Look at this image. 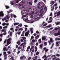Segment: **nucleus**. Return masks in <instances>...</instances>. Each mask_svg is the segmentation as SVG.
Segmentation results:
<instances>
[{
    "mask_svg": "<svg viewBox=\"0 0 60 60\" xmlns=\"http://www.w3.org/2000/svg\"><path fill=\"white\" fill-rule=\"evenodd\" d=\"M7 56L6 55H5V56H4V60H6V59H7Z\"/></svg>",
    "mask_w": 60,
    "mask_h": 60,
    "instance_id": "72a5a7b5",
    "label": "nucleus"
},
{
    "mask_svg": "<svg viewBox=\"0 0 60 60\" xmlns=\"http://www.w3.org/2000/svg\"><path fill=\"white\" fill-rule=\"evenodd\" d=\"M3 50L4 51H8V49L6 48V47H5L3 48Z\"/></svg>",
    "mask_w": 60,
    "mask_h": 60,
    "instance_id": "9d476101",
    "label": "nucleus"
},
{
    "mask_svg": "<svg viewBox=\"0 0 60 60\" xmlns=\"http://www.w3.org/2000/svg\"><path fill=\"white\" fill-rule=\"evenodd\" d=\"M25 22H27V23H29V22H30V21H29L28 19H25Z\"/></svg>",
    "mask_w": 60,
    "mask_h": 60,
    "instance_id": "0eeeda50",
    "label": "nucleus"
},
{
    "mask_svg": "<svg viewBox=\"0 0 60 60\" xmlns=\"http://www.w3.org/2000/svg\"><path fill=\"white\" fill-rule=\"evenodd\" d=\"M31 49H34V46H33L31 48Z\"/></svg>",
    "mask_w": 60,
    "mask_h": 60,
    "instance_id": "5fc2aeb1",
    "label": "nucleus"
},
{
    "mask_svg": "<svg viewBox=\"0 0 60 60\" xmlns=\"http://www.w3.org/2000/svg\"><path fill=\"white\" fill-rule=\"evenodd\" d=\"M34 41H35V40H33L32 41V42L33 43L34 42Z\"/></svg>",
    "mask_w": 60,
    "mask_h": 60,
    "instance_id": "13d9d810",
    "label": "nucleus"
},
{
    "mask_svg": "<svg viewBox=\"0 0 60 60\" xmlns=\"http://www.w3.org/2000/svg\"><path fill=\"white\" fill-rule=\"evenodd\" d=\"M34 11H32V13H30V15H34Z\"/></svg>",
    "mask_w": 60,
    "mask_h": 60,
    "instance_id": "412c9836",
    "label": "nucleus"
},
{
    "mask_svg": "<svg viewBox=\"0 0 60 60\" xmlns=\"http://www.w3.org/2000/svg\"><path fill=\"white\" fill-rule=\"evenodd\" d=\"M34 38V36H32L31 37V38L30 39V40H32L33 38Z\"/></svg>",
    "mask_w": 60,
    "mask_h": 60,
    "instance_id": "f704fd0d",
    "label": "nucleus"
},
{
    "mask_svg": "<svg viewBox=\"0 0 60 60\" xmlns=\"http://www.w3.org/2000/svg\"><path fill=\"white\" fill-rule=\"evenodd\" d=\"M58 33H55L54 34V35L55 36H58V35H59L60 34V30H58Z\"/></svg>",
    "mask_w": 60,
    "mask_h": 60,
    "instance_id": "f257e3e1",
    "label": "nucleus"
},
{
    "mask_svg": "<svg viewBox=\"0 0 60 60\" xmlns=\"http://www.w3.org/2000/svg\"><path fill=\"white\" fill-rule=\"evenodd\" d=\"M5 30H5L3 29L1 30V31L2 32H6V31H5Z\"/></svg>",
    "mask_w": 60,
    "mask_h": 60,
    "instance_id": "b1692460",
    "label": "nucleus"
},
{
    "mask_svg": "<svg viewBox=\"0 0 60 60\" xmlns=\"http://www.w3.org/2000/svg\"><path fill=\"white\" fill-rule=\"evenodd\" d=\"M43 45V44H41L40 45V48H42V46Z\"/></svg>",
    "mask_w": 60,
    "mask_h": 60,
    "instance_id": "393cba45",
    "label": "nucleus"
},
{
    "mask_svg": "<svg viewBox=\"0 0 60 60\" xmlns=\"http://www.w3.org/2000/svg\"><path fill=\"white\" fill-rule=\"evenodd\" d=\"M48 51H49V49H46V50H45V51L46 52H47Z\"/></svg>",
    "mask_w": 60,
    "mask_h": 60,
    "instance_id": "4c0bfd02",
    "label": "nucleus"
},
{
    "mask_svg": "<svg viewBox=\"0 0 60 60\" xmlns=\"http://www.w3.org/2000/svg\"><path fill=\"white\" fill-rule=\"evenodd\" d=\"M33 35H34V36H36V35H37V34L36 33L34 34H33Z\"/></svg>",
    "mask_w": 60,
    "mask_h": 60,
    "instance_id": "603ef678",
    "label": "nucleus"
},
{
    "mask_svg": "<svg viewBox=\"0 0 60 60\" xmlns=\"http://www.w3.org/2000/svg\"><path fill=\"white\" fill-rule=\"evenodd\" d=\"M47 58H48V57H46V58H45L44 60H47Z\"/></svg>",
    "mask_w": 60,
    "mask_h": 60,
    "instance_id": "052dcab7",
    "label": "nucleus"
},
{
    "mask_svg": "<svg viewBox=\"0 0 60 60\" xmlns=\"http://www.w3.org/2000/svg\"><path fill=\"white\" fill-rule=\"evenodd\" d=\"M10 4L11 5H14V2L12 1L10 2Z\"/></svg>",
    "mask_w": 60,
    "mask_h": 60,
    "instance_id": "a211bd4d",
    "label": "nucleus"
},
{
    "mask_svg": "<svg viewBox=\"0 0 60 60\" xmlns=\"http://www.w3.org/2000/svg\"><path fill=\"white\" fill-rule=\"evenodd\" d=\"M6 34H7L6 32H4L3 33V35H5Z\"/></svg>",
    "mask_w": 60,
    "mask_h": 60,
    "instance_id": "ea45409f",
    "label": "nucleus"
},
{
    "mask_svg": "<svg viewBox=\"0 0 60 60\" xmlns=\"http://www.w3.org/2000/svg\"><path fill=\"white\" fill-rule=\"evenodd\" d=\"M3 54L4 56H6V52H4Z\"/></svg>",
    "mask_w": 60,
    "mask_h": 60,
    "instance_id": "4be33fe9",
    "label": "nucleus"
},
{
    "mask_svg": "<svg viewBox=\"0 0 60 60\" xmlns=\"http://www.w3.org/2000/svg\"><path fill=\"white\" fill-rule=\"evenodd\" d=\"M54 30H57V28L56 27V28H55Z\"/></svg>",
    "mask_w": 60,
    "mask_h": 60,
    "instance_id": "680f3d73",
    "label": "nucleus"
},
{
    "mask_svg": "<svg viewBox=\"0 0 60 60\" xmlns=\"http://www.w3.org/2000/svg\"><path fill=\"white\" fill-rule=\"evenodd\" d=\"M10 59H11V60H14V58H13V57H11L10 58Z\"/></svg>",
    "mask_w": 60,
    "mask_h": 60,
    "instance_id": "2f4dec72",
    "label": "nucleus"
},
{
    "mask_svg": "<svg viewBox=\"0 0 60 60\" xmlns=\"http://www.w3.org/2000/svg\"><path fill=\"white\" fill-rule=\"evenodd\" d=\"M39 19V18L37 17L34 19V21H37Z\"/></svg>",
    "mask_w": 60,
    "mask_h": 60,
    "instance_id": "423d86ee",
    "label": "nucleus"
},
{
    "mask_svg": "<svg viewBox=\"0 0 60 60\" xmlns=\"http://www.w3.org/2000/svg\"><path fill=\"white\" fill-rule=\"evenodd\" d=\"M4 16V13L3 11H1L0 12V17H3Z\"/></svg>",
    "mask_w": 60,
    "mask_h": 60,
    "instance_id": "7ed1b4c3",
    "label": "nucleus"
},
{
    "mask_svg": "<svg viewBox=\"0 0 60 60\" xmlns=\"http://www.w3.org/2000/svg\"><path fill=\"white\" fill-rule=\"evenodd\" d=\"M24 57H25V56L24 55H23V56H21L20 58V59H21L22 60H23V58H24Z\"/></svg>",
    "mask_w": 60,
    "mask_h": 60,
    "instance_id": "f8f14e48",
    "label": "nucleus"
},
{
    "mask_svg": "<svg viewBox=\"0 0 60 60\" xmlns=\"http://www.w3.org/2000/svg\"><path fill=\"white\" fill-rule=\"evenodd\" d=\"M22 26V24H20V25H18V26H20V27H21V26Z\"/></svg>",
    "mask_w": 60,
    "mask_h": 60,
    "instance_id": "e433bc0d",
    "label": "nucleus"
},
{
    "mask_svg": "<svg viewBox=\"0 0 60 60\" xmlns=\"http://www.w3.org/2000/svg\"><path fill=\"white\" fill-rule=\"evenodd\" d=\"M3 36V34H0V38H2V37Z\"/></svg>",
    "mask_w": 60,
    "mask_h": 60,
    "instance_id": "c756f323",
    "label": "nucleus"
},
{
    "mask_svg": "<svg viewBox=\"0 0 60 60\" xmlns=\"http://www.w3.org/2000/svg\"><path fill=\"white\" fill-rule=\"evenodd\" d=\"M47 49V48L46 47H44L43 48V50H46Z\"/></svg>",
    "mask_w": 60,
    "mask_h": 60,
    "instance_id": "6e6d98bb",
    "label": "nucleus"
},
{
    "mask_svg": "<svg viewBox=\"0 0 60 60\" xmlns=\"http://www.w3.org/2000/svg\"><path fill=\"white\" fill-rule=\"evenodd\" d=\"M14 17L15 18H16L17 17V16H16V15H13Z\"/></svg>",
    "mask_w": 60,
    "mask_h": 60,
    "instance_id": "774afa93",
    "label": "nucleus"
},
{
    "mask_svg": "<svg viewBox=\"0 0 60 60\" xmlns=\"http://www.w3.org/2000/svg\"><path fill=\"white\" fill-rule=\"evenodd\" d=\"M35 52H36L37 51V47L36 46H35Z\"/></svg>",
    "mask_w": 60,
    "mask_h": 60,
    "instance_id": "f3484780",
    "label": "nucleus"
},
{
    "mask_svg": "<svg viewBox=\"0 0 60 60\" xmlns=\"http://www.w3.org/2000/svg\"><path fill=\"white\" fill-rule=\"evenodd\" d=\"M57 17H58V16H59V15H60V11H58L57 12Z\"/></svg>",
    "mask_w": 60,
    "mask_h": 60,
    "instance_id": "9b49d317",
    "label": "nucleus"
},
{
    "mask_svg": "<svg viewBox=\"0 0 60 60\" xmlns=\"http://www.w3.org/2000/svg\"><path fill=\"white\" fill-rule=\"evenodd\" d=\"M11 38H10L8 40L7 42V44L8 45H9L10 44L11 42H10V41H11Z\"/></svg>",
    "mask_w": 60,
    "mask_h": 60,
    "instance_id": "f03ea898",
    "label": "nucleus"
},
{
    "mask_svg": "<svg viewBox=\"0 0 60 60\" xmlns=\"http://www.w3.org/2000/svg\"><path fill=\"white\" fill-rule=\"evenodd\" d=\"M12 34V32H11L9 34L10 36H11V34Z\"/></svg>",
    "mask_w": 60,
    "mask_h": 60,
    "instance_id": "79ce46f5",
    "label": "nucleus"
},
{
    "mask_svg": "<svg viewBox=\"0 0 60 60\" xmlns=\"http://www.w3.org/2000/svg\"><path fill=\"white\" fill-rule=\"evenodd\" d=\"M17 33L19 35V34H21V32H20V31L19 32H17Z\"/></svg>",
    "mask_w": 60,
    "mask_h": 60,
    "instance_id": "7c9ffc66",
    "label": "nucleus"
},
{
    "mask_svg": "<svg viewBox=\"0 0 60 60\" xmlns=\"http://www.w3.org/2000/svg\"><path fill=\"white\" fill-rule=\"evenodd\" d=\"M40 14H42V10H40Z\"/></svg>",
    "mask_w": 60,
    "mask_h": 60,
    "instance_id": "37998d69",
    "label": "nucleus"
},
{
    "mask_svg": "<svg viewBox=\"0 0 60 60\" xmlns=\"http://www.w3.org/2000/svg\"><path fill=\"white\" fill-rule=\"evenodd\" d=\"M54 7H52V9H51L52 11H54Z\"/></svg>",
    "mask_w": 60,
    "mask_h": 60,
    "instance_id": "49530a36",
    "label": "nucleus"
},
{
    "mask_svg": "<svg viewBox=\"0 0 60 60\" xmlns=\"http://www.w3.org/2000/svg\"><path fill=\"white\" fill-rule=\"evenodd\" d=\"M47 24H44L43 25V26H47Z\"/></svg>",
    "mask_w": 60,
    "mask_h": 60,
    "instance_id": "864d4df0",
    "label": "nucleus"
},
{
    "mask_svg": "<svg viewBox=\"0 0 60 60\" xmlns=\"http://www.w3.org/2000/svg\"><path fill=\"white\" fill-rule=\"evenodd\" d=\"M50 40H49L48 41V42L49 43V45H50L51 43V42H52V40H53V39L52 38H50Z\"/></svg>",
    "mask_w": 60,
    "mask_h": 60,
    "instance_id": "20e7f679",
    "label": "nucleus"
},
{
    "mask_svg": "<svg viewBox=\"0 0 60 60\" xmlns=\"http://www.w3.org/2000/svg\"><path fill=\"white\" fill-rule=\"evenodd\" d=\"M37 0H35L34 1V3H35V4L37 2Z\"/></svg>",
    "mask_w": 60,
    "mask_h": 60,
    "instance_id": "58836bf2",
    "label": "nucleus"
},
{
    "mask_svg": "<svg viewBox=\"0 0 60 60\" xmlns=\"http://www.w3.org/2000/svg\"><path fill=\"white\" fill-rule=\"evenodd\" d=\"M6 9H9V6H5Z\"/></svg>",
    "mask_w": 60,
    "mask_h": 60,
    "instance_id": "cd10ccee",
    "label": "nucleus"
},
{
    "mask_svg": "<svg viewBox=\"0 0 60 60\" xmlns=\"http://www.w3.org/2000/svg\"><path fill=\"white\" fill-rule=\"evenodd\" d=\"M33 28H30V30L31 32V34H32L33 33V32H34L33 31Z\"/></svg>",
    "mask_w": 60,
    "mask_h": 60,
    "instance_id": "6e6552de",
    "label": "nucleus"
},
{
    "mask_svg": "<svg viewBox=\"0 0 60 60\" xmlns=\"http://www.w3.org/2000/svg\"><path fill=\"white\" fill-rule=\"evenodd\" d=\"M19 23L16 22L14 23V25H15V26H16V25H19Z\"/></svg>",
    "mask_w": 60,
    "mask_h": 60,
    "instance_id": "5701e85b",
    "label": "nucleus"
},
{
    "mask_svg": "<svg viewBox=\"0 0 60 60\" xmlns=\"http://www.w3.org/2000/svg\"><path fill=\"white\" fill-rule=\"evenodd\" d=\"M37 57H38V56H35L34 57V58L35 59H37Z\"/></svg>",
    "mask_w": 60,
    "mask_h": 60,
    "instance_id": "338daca9",
    "label": "nucleus"
},
{
    "mask_svg": "<svg viewBox=\"0 0 60 60\" xmlns=\"http://www.w3.org/2000/svg\"><path fill=\"white\" fill-rule=\"evenodd\" d=\"M7 28V26H5L3 27V28H4V29Z\"/></svg>",
    "mask_w": 60,
    "mask_h": 60,
    "instance_id": "c03bdc74",
    "label": "nucleus"
},
{
    "mask_svg": "<svg viewBox=\"0 0 60 60\" xmlns=\"http://www.w3.org/2000/svg\"><path fill=\"white\" fill-rule=\"evenodd\" d=\"M36 34H39V32H38V31H36Z\"/></svg>",
    "mask_w": 60,
    "mask_h": 60,
    "instance_id": "4d7b16f0",
    "label": "nucleus"
},
{
    "mask_svg": "<svg viewBox=\"0 0 60 60\" xmlns=\"http://www.w3.org/2000/svg\"><path fill=\"white\" fill-rule=\"evenodd\" d=\"M15 1L16 2V3H18L19 2V0L17 1V0H15Z\"/></svg>",
    "mask_w": 60,
    "mask_h": 60,
    "instance_id": "3c124183",
    "label": "nucleus"
},
{
    "mask_svg": "<svg viewBox=\"0 0 60 60\" xmlns=\"http://www.w3.org/2000/svg\"><path fill=\"white\" fill-rule=\"evenodd\" d=\"M7 41V40H5L4 41V43H6V41Z\"/></svg>",
    "mask_w": 60,
    "mask_h": 60,
    "instance_id": "e2e57ef3",
    "label": "nucleus"
},
{
    "mask_svg": "<svg viewBox=\"0 0 60 60\" xmlns=\"http://www.w3.org/2000/svg\"><path fill=\"white\" fill-rule=\"evenodd\" d=\"M27 28H26L25 29V32H26L27 31Z\"/></svg>",
    "mask_w": 60,
    "mask_h": 60,
    "instance_id": "8fccbe9b",
    "label": "nucleus"
},
{
    "mask_svg": "<svg viewBox=\"0 0 60 60\" xmlns=\"http://www.w3.org/2000/svg\"><path fill=\"white\" fill-rule=\"evenodd\" d=\"M30 46H29L27 48V49H30Z\"/></svg>",
    "mask_w": 60,
    "mask_h": 60,
    "instance_id": "69168bd1",
    "label": "nucleus"
},
{
    "mask_svg": "<svg viewBox=\"0 0 60 60\" xmlns=\"http://www.w3.org/2000/svg\"><path fill=\"white\" fill-rule=\"evenodd\" d=\"M38 42L39 43H41V39H39L38 41Z\"/></svg>",
    "mask_w": 60,
    "mask_h": 60,
    "instance_id": "2eb2a0df",
    "label": "nucleus"
},
{
    "mask_svg": "<svg viewBox=\"0 0 60 60\" xmlns=\"http://www.w3.org/2000/svg\"><path fill=\"white\" fill-rule=\"evenodd\" d=\"M36 55L37 56V55H38V54H39V52H37L36 53Z\"/></svg>",
    "mask_w": 60,
    "mask_h": 60,
    "instance_id": "473e14b6",
    "label": "nucleus"
},
{
    "mask_svg": "<svg viewBox=\"0 0 60 60\" xmlns=\"http://www.w3.org/2000/svg\"><path fill=\"white\" fill-rule=\"evenodd\" d=\"M56 56L55 55H53L52 56V57H56Z\"/></svg>",
    "mask_w": 60,
    "mask_h": 60,
    "instance_id": "de8ad7c7",
    "label": "nucleus"
},
{
    "mask_svg": "<svg viewBox=\"0 0 60 60\" xmlns=\"http://www.w3.org/2000/svg\"><path fill=\"white\" fill-rule=\"evenodd\" d=\"M46 38L45 36H44L42 37V40L43 41L44 40H45L46 39Z\"/></svg>",
    "mask_w": 60,
    "mask_h": 60,
    "instance_id": "1a4fd4ad",
    "label": "nucleus"
},
{
    "mask_svg": "<svg viewBox=\"0 0 60 60\" xmlns=\"http://www.w3.org/2000/svg\"><path fill=\"white\" fill-rule=\"evenodd\" d=\"M59 43L58 42V41H57L56 42V46H58L59 45Z\"/></svg>",
    "mask_w": 60,
    "mask_h": 60,
    "instance_id": "4468645a",
    "label": "nucleus"
},
{
    "mask_svg": "<svg viewBox=\"0 0 60 60\" xmlns=\"http://www.w3.org/2000/svg\"><path fill=\"white\" fill-rule=\"evenodd\" d=\"M60 29V27H59L58 28H57V30H59Z\"/></svg>",
    "mask_w": 60,
    "mask_h": 60,
    "instance_id": "0e129e2a",
    "label": "nucleus"
},
{
    "mask_svg": "<svg viewBox=\"0 0 60 60\" xmlns=\"http://www.w3.org/2000/svg\"><path fill=\"white\" fill-rule=\"evenodd\" d=\"M6 25V23H3L2 24V25H3V26H5Z\"/></svg>",
    "mask_w": 60,
    "mask_h": 60,
    "instance_id": "c9c22d12",
    "label": "nucleus"
},
{
    "mask_svg": "<svg viewBox=\"0 0 60 60\" xmlns=\"http://www.w3.org/2000/svg\"><path fill=\"white\" fill-rule=\"evenodd\" d=\"M8 54H11V53L10 51H8Z\"/></svg>",
    "mask_w": 60,
    "mask_h": 60,
    "instance_id": "09e8293b",
    "label": "nucleus"
},
{
    "mask_svg": "<svg viewBox=\"0 0 60 60\" xmlns=\"http://www.w3.org/2000/svg\"><path fill=\"white\" fill-rule=\"evenodd\" d=\"M50 4H52V5H53V4H54V1H51Z\"/></svg>",
    "mask_w": 60,
    "mask_h": 60,
    "instance_id": "ddd939ff",
    "label": "nucleus"
},
{
    "mask_svg": "<svg viewBox=\"0 0 60 60\" xmlns=\"http://www.w3.org/2000/svg\"><path fill=\"white\" fill-rule=\"evenodd\" d=\"M11 18H13V14H11L10 15Z\"/></svg>",
    "mask_w": 60,
    "mask_h": 60,
    "instance_id": "a19ab883",
    "label": "nucleus"
},
{
    "mask_svg": "<svg viewBox=\"0 0 60 60\" xmlns=\"http://www.w3.org/2000/svg\"><path fill=\"white\" fill-rule=\"evenodd\" d=\"M52 20H51L49 21V22H48L49 23H51V22H52Z\"/></svg>",
    "mask_w": 60,
    "mask_h": 60,
    "instance_id": "bf43d9fd",
    "label": "nucleus"
},
{
    "mask_svg": "<svg viewBox=\"0 0 60 60\" xmlns=\"http://www.w3.org/2000/svg\"><path fill=\"white\" fill-rule=\"evenodd\" d=\"M22 38L23 39V40H25L26 39V37H23Z\"/></svg>",
    "mask_w": 60,
    "mask_h": 60,
    "instance_id": "c85d7f7f",
    "label": "nucleus"
},
{
    "mask_svg": "<svg viewBox=\"0 0 60 60\" xmlns=\"http://www.w3.org/2000/svg\"><path fill=\"white\" fill-rule=\"evenodd\" d=\"M56 56H58V57H59L60 56V55L58 54H57L56 55Z\"/></svg>",
    "mask_w": 60,
    "mask_h": 60,
    "instance_id": "a18cd8bd",
    "label": "nucleus"
},
{
    "mask_svg": "<svg viewBox=\"0 0 60 60\" xmlns=\"http://www.w3.org/2000/svg\"><path fill=\"white\" fill-rule=\"evenodd\" d=\"M23 29L22 28H20L18 30V31H20L21 30H22Z\"/></svg>",
    "mask_w": 60,
    "mask_h": 60,
    "instance_id": "bb28decb",
    "label": "nucleus"
},
{
    "mask_svg": "<svg viewBox=\"0 0 60 60\" xmlns=\"http://www.w3.org/2000/svg\"><path fill=\"white\" fill-rule=\"evenodd\" d=\"M60 24V22H56V25H59Z\"/></svg>",
    "mask_w": 60,
    "mask_h": 60,
    "instance_id": "dca6fc26",
    "label": "nucleus"
},
{
    "mask_svg": "<svg viewBox=\"0 0 60 60\" xmlns=\"http://www.w3.org/2000/svg\"><path fill=\"white\" fill-rule=\"evenodd\" d=\"M44 46H47V42H45L44 43Z\"/></svg>",
    "mask_w": 60,
    "mask_h": 60,
    "instance_id": "6ab92c4d",
    "label": "nucleus"
},
{
    "mask_svg": "<svg viewBox=\"0 0 60 60\" xmlns=\"http://www.w3.org/2000/svg\"><path fill=\"white\" fill-rule=\"evenodd\" d=\"M29 30H28V31H27L25 33V36H27L28 35V34H29V33L30 32Z\"/></svg>",
    "mask_w": 60,
    "mask_h": 60,
    "instance_id": "39448f33",
    "label": "nucleus"
},
{
    "mask_svg": "<svg viewBox=\"0 0 60 60\" xmlns=\"http://www.w3.org/2000/svg\"><path fill=\"white\" fill-rule=\"evenodd\" d=\"M46 55H45L43 57H42V58H46Z\"/></svg>",
    "mask_w": 60,
    "mask_h": 60,
    "instance_id": "a878e982",
    "label": "nucleus"
},
{
    "mask_svg": "<svg viewBox=\"0 0 60 60\" xmlns=\"http://www.w3.org/2000/svg\"><path fill=\"white\" fill-rule=\"evenodd\" d=\"M34 20L32 21H31V20H30L29 23H34Z\"/></svg>",
    "mask_w": 60,
    "mask_h": 60,
    "instance_id": "aec40b11",
    "label": "nucleus"
}]
</instances>
